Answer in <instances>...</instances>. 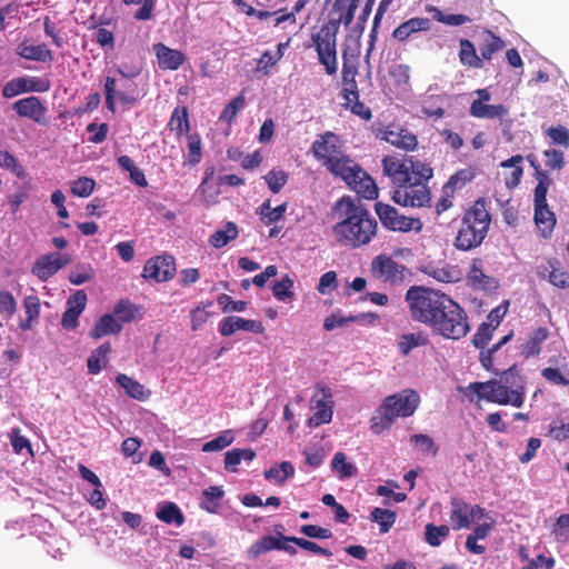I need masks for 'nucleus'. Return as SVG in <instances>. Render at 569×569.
<instances>
[{"label": "nucleus", "instance_id": "nucleus-1", "mask_svg": "<svg viewBox=\"0 0 569 569\" xmlns=\"http://www.w3.org/2000/svg\"><path fill=\"white\" fill-rule=\"evenodd\" d=\"M382 171L396 190L391 199L402 207L430 206L431 192L427 182L433 176L430 164L413 157L388 154L382 158Z\"/></svg>", "mask_w": 569, "mask_h": 569}, {"label": "nucleus", "instance_id": "nucleus-2", "mask_svg": "<svg viewBox=\"0 0 569 569\" xmlns=\"http://www.w3.org/2000/svg\"><path fill=\"white\" fill-rule=\"evenodd\" d=\"M335 209L340 220L333 226L332 232L340 246L358 249L370 243L376 237L377 220L360 201L342 197L337 201Z\"/></svg>", "mask_w": 569, "mask_h": 569}, {"label": "nucleus", "instance_id": "nucleus-3", "mask_svg": "<svg viewBox=\"0 0 569 569\" xmlns=\"http://www.w3.org/2000/svg\"><path fill=\"white\" fill-rule=\"evenodd\" d=\"M337 10L341 11V14L337 22H328L323 24L320 30L312 34V42L318 53L319 62L325 67L326 73L333 76L338 70L337 50H336V38L339 28V23H343L346 27L349 26L353 18L358 4L355 0L347 1L339 4L335 2Z\"/></svg>", "mask_w": 569, "mask_h": 569}, {"label": "nucleus", "instance_id": "nucleus-4", "mask_svg": "<svg viewBox=\"0 0 569 569\" xmlns=\"http://www.w3.org/2000/svg\"><path fill=\"white\" fill-rule=\"evenodd\" d=\"M420 403V396L412 389H405L386 397L370 419L373 433L380 435L388 430L398 418H407L415 413Z\"/></svg>", "mask_w": 569, "mask_h": 569}, {"label": "nucleus", "instance_id": "nucleus-5", "mask_svg": "<svg viewBox=\"0 0 569 569\" xmlns=\"http://www.w3.org/2000/svg\"><path fill=\"white\" fill-rule=\"evenodd\" d=\"M491 216L485 198L477 199L465 212L461 226L455 239V247L461 251L478 248L487 237Z\"/></svg>", "mask_w": 569, "mask_h": 569}, {"label": "nucleus", "instance_id": "nucleus-6", "mask_svg": "<svg viewBox=\"0 0 569 569\" xmlns=\"http://www.w3.org/2000/svg\"><path fill=\"white\" fill-rule=\"evenodd\" d=\"M311 152L332 176L350 174L353 160L343 151L341 139L335 132L320 134L312 142Z\"/></svg>", "mask_w": 569, "mask_h": 569}, {"label": "nucleus", "instance_id": "nucleus-7", "mask_svg": "<svg viewBox=\"0 0 569 569\" xmlns=\"http://www.w3.org/2000/svg\"><path fill=\"white\" fill-rule=\"evenodd\" d=\"M448 297L438 290L412 286L407 290L405 298L411 319L429 327Z\"/></svg>", "mask_w": 569, "mask_h": 569}, {"label": "nucleus", "instance_id": "nucleus-8", "mask_svg": "<svg viewBox=\"0 0 569 569\" xmlns=\"http://www.w3.org/2000/svg\"><path fill=\"white\" fill-rule=\"evenodd\" d=\"M429 328L433 333L451 340L466 337L471 329L466 310L450 297L438 311Z\"/></svg>", "mask_w": 569, "mask_h": 569}, {"label": "nucleus", "instance_id": "nucleus-9", "mask_svg": "<svg viewBox=\"0 0 569 569\" xmlns=\"http://www.w3.org/2000/svg\"><path fill=\"white\" fill-rule=\"evenodd\" d=\"M479 399L502 406L511 405L520 408L523 405L525 397L518 385L507 386L498 379L485 382H472L468 387Z\"/></svg>", "mask_w": 569, "mask_h": 569}, {"label": "nucleus", "instance_id": "nucleus-10", "mask_svg": "<svg viewBox=\"0 0 569 569\" xmlns=\"http://www.w3.org/2000/svg\"><path fill=\"white\" fill-rule=\"evenodd\" d=\"M370 271L373 278L393 287L402 286L411 280V271L387 254H379L371 261Z\"/></svg>", "mask_w": 569, "mask_h": 569}, {"label": "nucleus", "instance_id": "nucleus-11", "mask_svg": "<svg viewBox=\"0 0 569 569\" xmlns=\"http://www.w3.org/2000/svg\"><path fill=\"white\" fill-rule=\"evenodd\" d=\"M106 108L116 112V98L121 104L131 106L138 100V86L132 80H117L108 76L103 86Z\"/></svg>", "mask_w": 569, "mask_h": 569}, {"label": "nucleus", "instance_id": "nucleus-12", "mask_svg": "<svg viewBox=\"0 0 569 569\" xmlns=\"http://www.w3.org/2000/svg\"><path fill=\"white\" fill-rule=\"evenodd\" d=\"M375 209L382 226L391 231L420 232L423 228V223L419 218L401 214L395 207L390 204L377 202L375 204Z\"/></svg>", "mask_w": 569, "mask_h": 569}, {"label": "nucleus", "instance_id": "nucleus-13", "mask_svg": "<svg viewBox=\"0 0 569 569\" xmlns=\"http://www.w3.org/2000/svg\"><path fill=\"white\" fill-rule=\"evenodd\" d=\"M548 190L539 187L538 191H533V220L542 238H549L556 227L557 219L553 211L550 210L547 202Z\"/></svg>", "mask_w": 569, "mask_h": 569}, {"label": "nucleus", "instance_id": "nucleus-14", "mask_svg": "<svg viewBox=\"0 0 569 569\" xmlns=\"http://www.w3.org/2000/svg\"><path fill=\"white\" fill-rule=\"evenodd\" d=\"M341 178L360 197L373 200L378 198V187L375 180L355 162L350 166V174H342Z\"/></svg>", "mask_w": 569, "mask_h": 569}, {"label": "nucleus", "instance_id": "nucleus-15", "mask_svg": "<svg viewBox=\"0 0 569 569\" xmlns=\"http://www.w3.org/2000/svg\"><path fill=\"white\" fill-rule=\"evenodd\" d=\"M50 81L39 77H18L8 81L2 88V96L12 99L27 92H47L50 90Z\"/></svg>", "mask_w": 569, "mask_h": 569}, {"label": "nucleus", "instance_id": "nucleus-16", "mask_svg": "<svg viewBox=\"0 0 569 569\" xmlns=\"http://www.w3.org/2000/svg\"><path fill=\"white\" fill-rule=\"evenodd\" d=\"M376 137L405 151H413L418 146L417 136L409 129L396 123L378 130Z\"/></svg>", "mask_w": 569, "mask_h": 569}, {"label": "nucleus", "instance_id": "nucleus-17", "mask_svg": "<svg viewBox=\"0 0 569 569\" xmlns=\"http://www.w3.org/2000/svg\"><path fill=\"white\" fill-rule=\"evenodd\" d=\"M174 258L170 254L157 256L149 259L143 267V278L156 282H166L176 274Z\"/></svg>", "mask_w": 569, "mask_h": 569}, {"label": "nucleus", "instance_id": "nucleus-18", "mask_svg": "<svg viewBox=\"0 0 569 569\" xmlns=\"http://www.w3.org/2000/svg\"><path fill=\"white\" fill-rule=\"evenodd\" d=\"M71 262L69 254L51 252L39 257L31 269V272L41 281H48L60 269Z\"/></svg>", "mask_w": 569, "mask_h": 569}, {"label": "nucleus", "instance_id": "nucleus-19", "mask_svg": "<svg viewBox=\"0 0 569 569\" xmlns=\"http://www.w3.org/2000/svg\"><path fill=\"white\" fill-rule=\"evenodd\" d=\"M536 273L547 279L552 286L561 289L569 287V274L557 258H550L537 266Z\"/></svg>", "mask_w": 569, "mask_h": 569}, {"label": "nucleus", "instance_id": "nucleus-20", "mask_svg": "<svg viewBox=\"0 0 569 569\" xmlns=\"http://www.w3.org/2000/svg\"><path fill=\"white\" fill-rule=\"evenodd\" d=\"M87 295L83 290H77L66 302V310L62 313L61 326L66 330H74L79 326V317L87 306Z\"/></svg>", "mask_w": 569, "mask_h": 569}, {"label": "nucleus", "instance_id": "nucleus-21", "mask_svg": "<svg viewBox=\"0 0 569 569\" xmlns=\"http://www.w3.org/2000/svg\"><path fill=\"white\" fill-rule=\"evenodd\" d=\"M157 63L161 70H178L187 60L186 54L178 49H172L162 42L152 46Z\"/></svg>", "mask_w": 569, "mask_h": 569}, {"label": "nucleus", "instance_id": "nucleus-22", "mask_svg": "<svg viewBox=\"0 0 569 569\" xmlns=\"http://www.w3.org/2000/svg\"><path fill=\"white\" fill-rule=\"evenodd\" d=\"M239 330H246L253 333H263L264 326L258 320H247L237 316L224 318L219 325V332L223 337H229Z\"/></svg>", "mask_w": 569, "mask_h": 569}, {"label": "nucleus", "instance_id": "nucleus-23", "mask_svg": "<svg viewBox=\"0 0 569 569\" xmlns=\"http://www.w3.org/2000/svg\"><path fill=\"white\" fill-rule=\"evenodd\" d=\"M12 109L19 117L29 118L38 123L47 112V108L41 102V99L36 96H29L17 100L13 102Z\"/></svg>", "mask_w": 569, "mask_h": 569}, {"label": "nucleus", "instance_id": "nucleus-24", "mask_svg": "<svg viewBox=\"0 0 569 569\" xmlns=\"http://www.w3.org/2000/svg\"><path fill=\"white\" fill-rule=\"evenodd\" d=\"M466 281L468 287L473 290H489L497 287L496 280L483 272L480 258L472 260Z\"/></svg>", "mask_w": 569, "mask_h": 569}, {"label": "nucleus", "instance_id": "nucleus-25", "mask_svg": "<svg viewBox=\"0 0 569 569\" xmlns=\"http://www.w3.org/2000/svg\"><path fill=\"white\" fill-rule=\"evenodd\" d=\"M358 74V68L356 64L350 63L346 58L342 64L341 70V82H342V89H341V98L345 100L343 106L350 104V99H352L351 96L357 98V96L360 93L358 83L356 80V77Z\"/></svg>", "mask_w": 569, "mask_h": 569}, {"label": "nucleus", "instance_id": "nucleus-26", "mask_svg": "<svg viewBox=\"0 0 569 569\" xmlns=\"http://www.w3.org/2000/svg\"><path fill=\"white\" fill-rule=\"evenodd\" d=\"M431 22L428 18H411L400 23L392 32V37L399 42H405L411 34L420 31H429Z\"/></svg>", "mask_w": 569, "mask_h": 569}, {"label": "nucleus", "instance_id": "nucleus-27", "mask_svg": "<svg viewBox=\"0 0 569 569\" xmlns=\"http://www.w3.org/2000/svg\"><path fill=\"white\" fill-rule=\"evenodd\" d=\"M522 162L523 157L521 154H515L500 163L501 168L508 169V171L503 172V181L509 190L518 187L521 181L523 174Z\"/></svg>", "mask_w": 569, "mask_h": 569}, {"label": "nucleus", "instance_id": "nucleus-28", "mask_svg": "<svg viewBox=\"0 0 569 569\" xmlns=\"http://www.w3.org/2000/svg\"><path fill=\"white\" fill-rule=\"evenodd\" d=\"M290 537L291 536H284L282 533H279L278 536L266 535L250 546L248 549V556L249 558L256 559L262 553L271 550H281L283 541H287L284 538Z\"/></svg>", "mask_w": 569, "mask_h": 569}, {"label": "nucleus", "instance_id": "nucleus-29", "mask_svg": "<svg viewBox=\"0 0 569 569\" xmlns=\"http://www.w3.org/2000/svg\"><path fill=\"white\" fill-rule=\"evenodd\" d=\"M17 54L31 61L43 63L53 61L52 51L47 47L46 43L27 44L26 42H22L18 46Z\"/></svg>", "mask_w": 569, "mask_h": 569}, {"label": "nucleus", "instance_id": "nucleus-30", "mask_svg": "<svg viewBox=\"0 0 569 569\" xmlns=\"http://www.w3.org/2000/svg\"><path fill=\"white\" fill-rule=\"evenodd\" d=\"M116 382L124 390V393L138 401H146L149 399L151 392L144 388L142 383L129 377L126 373H119L116 377Z\"/></svg>", "mask_w": 569, "mask_h": 569}, {"label": "nucleus", "instance_id": "nucleus-31", "mask_svg": "<svg viewBox=\"0 0 569 569\" xmlns=\"http://www.w3.org/2000/svg\"><path fill=\"white\" fill-rule=\"evenodd\" d=\"M450 520L455 530L468 528L470 526V505L460 498H451Z\"/></svg>", "mask_w": 569, "mask_h": 569}, {"label": "nucleus", "instance_id": "nucleus-32", "mask_svg": "<svg viewBox=\"0 0 569 569\" xmlns=\"http://www.w3.org/2000/svg\"><path fill=\"white\" fill-rule=\"evenodd\" d=\"M509 110L503 104H481L480 101H472L470 114L479 119H502L508 117Z\"/></svg>", "mask_w": 569, "mask_h": 569}, {"label": "nucleus", "instance_id": "nucleus-33", "mask_svg": "<svg viewBox=\"0 0 569 569\" xmlns=\"http://www.w3.org/2000/svg\"><path fill=\"white\" fill-rule=\"evenodd\" d=\"M482 41L479 51L483 60H491L493 54L506 47V42L490 29H483L481 32Z\"/></svg>", "mask_w": 569, "mask_h": 569}, {"label": "nucleus", "instance_id": "nucleus-34", "mask_svg": "<svg viewBox=\"0 0 569 569\" xmlns=\"http://www.w3.org/2000/svg\"><path fill=\"white\" fill-rule=\"evenodd\" d=\"M122 330V326L110 313L101 316L90 330L92 339H99L108 335H118Z\"/></svg>", "mask_w": 569, "mask_h": 569}, {"label": "nucleus", "instance_id": "nucleus-35", "mask_svg": "<svg viewBox=\"0 0 569 569\" xmlns=\"http://www.w3.org/2000/svg\"><path fill=\"white\" fill-rule=\"evenodd\" d=\"M459 60L462 66L471 68V69H481L483 68V59L477 54L475 44L468 39L459 40Z\"/></svg>", "mask_w": 569, "mask_h": 569}, {"label": "nucleus", "instance_id": "nucleus-36", "mask_svg": "<svg viewBox=\"0 0 569 569\" xmlns=\"http://www.w3.org/2000/svg\"><path fill=\"white\" fill-rule=\"evenodd\" d=\"M549 330L546 327L537 328L521 346V355L528 359L541 351V345L548 339Z\"/></svg>", "mask_w": 569, "mask_h": 569}, {"label": "nucleus", "instance_id": "nucleus-37", "mask_svg": "<svg viewBox=\"0 0 569 569\" xmlns=\"http://www.w3.org/2000/svg\"><path fill=\"white\" fill-rule=\"evenodd\" d=\"M430 343L428 335L425 331L403 333L399 337L397 347L402 356H408L412 349L426 347Z\"/></svg>", "mask_w": 569, "mask_h": 569}, {"label": "nucleus", "instance_id": "nucleus-38", "mask_svg": "<svg viewBox=\"0 0 569 569\" xmlns=\"http://www.w3.org/2000/svg\"><path fill=\"white\" fill-rule=\"evenodd\" d=\"M429 277H432L439 282L455 283L461 280L462 272L457 266L445 264L442 267H429L426 270Z\"/></svg>", "mask_w": 569, "mask_h": 569}, {"label": "nucleus", "instance_id": "nucleus-39", "mask_svg": "<svg viewBox=\"0 0 569 569\" xmlns=\"http://www.w3.org/2000/svg\"><path fill=\"white\" fill-rule=\"evenodd\" d=\"M169 129L181 137L183 133L188 134L190 130L189 112L184 106L176 107L169 120Z\"/></svg>", "mask_w": 569, "mask_h": 569}, {"label": "nucleus", "instance_id": "nucleus-40", "mask_svg": "<svg viewBox=\"0 0 569 569\" xmlns=\"http://www.w3.org/2000/svg\"><path fill=\"white\" fill-rule=\"evenodd\" d=\"M256 458V452L252 449L236 448L229 450L224 455V469L230 472H236L238 465L242 460L252 461Z\"/></svg>", "mask_w": 569, "mask_h": 569}, {"label": "nucleus", "instance_id": "nucleus-41", "mask_svg": "<svg viewBox=\"0 0 569 569\" xmlns=\"http://www.w3.org/2000/svg\"><path fill=\"white\" fill-rule=\"evenodd\" d=\"M111 351L109 342H103L94 349L87 360L88 372L97 375L101 371L102 366L107 363V356Z\"/></svg>", "mask_w": 569, "mask_h": 569}, {"label": "nucleus", "instance_id": "nucleus-42", "mask_svg": "<svg viewBox=\"0 0 569 569\" xmlns=\"http://www.w3.org/2000/svg\"><path fill=\"white\" fill-rule=\"evenodd\" d=\"M238 237V227L234 222H227L224 229L214 231L210 238L209 243L217 249L227 246L231 240Z\"/></svg>", "mask_w": 569, "mask_h": 569}, {"label": "nucleus", "instance_id": "nucleus-43", "mask_svg": "<svg viewBox=\"0 0 569 569\" xmlns=\"http://www.w3.org/2000/svg\"><path fill=\"white\" fill-rule=\"evenodd\" d=\"M187 159L188 166L194 167L202 159V139L198 132L187 134Z\"/></svg>", "mask_w": 569, "mask_h": 569}, {"label": "nucleus", "instance_id": "nucleus-44", "mask_svg": "<svg viewBox=\"0 0 569 569\" xmlns=\"http://www.w3.org/2000/svg\"><path fill=\"white\" fill-rule=\"evenodd\" d=\"M223 497V491L220 487L211 486L206 489L202 493V500L200 502L201 509L214 513L220 507V500Z\"/></svg>", "mask_w": 569, "mask_h": 569}, {"label": "nucleus", "instance_id": "nucleus-45", "mask_svg": "<svg viewBox=\"0 0 569 569\" xmlns=\"http://www.w3.org/2000/svg\"><path fill=\"white\" fill-rule=\"evenodd\" d=\"M295 475V468L291 462L282 461L268 470H264L263 476L268 480H276L277 483L282 485L286 480Z\"/></svg>", "mask_w": 569, "mask_h": 569}, {"label": "nucleus", "instance_id": "nucleus-46", "mask_svg": "<svg viewBox=\"0 0 569 569\" xmlns=\"http://www.w3.org/2000/svg\"><path fill=\"white\" fill-rule=\"evenodd\" d=\"M370 520L377 522L380 526V532L387 533L393 526L397 515L395 511L382 508H373L370 513Z\"/></svg>", "mask_w": 569, "mask_h": 569}, {"label": "nucleus", "instance_id": "nucleus-47", "mask_svg": "<svg viewBox=\"0 0 569 569\" xmlns=\"http://www.w3.org/2000/svg\"><path fill=\"white\" fill-rule=\"evenodd\" d=\"M427 11L433 14V19L438 22L448 24V26H461L463 23L470 22L471 19L462 13H451L445 14L439 8L435 6H427Z\"/></svg>", "mask_w": 569, "mask_h": 569}, {"label": "nucleus", "instance_id": "nucleus-48", "mask_svg": "<svg viewBox=\"0 0 569 569\" xmlns=\"http://www.w3.org/2000/svg\"><path fill=\"white\" fill-rule=\"evenodd\" d=\"M157 517H158V519H160L161 521H163L168 525L176 523L177 526H181L184 521V517H183L181 510L173 502H169V503L164 505L163 507H161L157 511Z\"/></svg>", "mask_w": 569, "mask_h": 569}, {"label": "nucleus", "instance_id": "nucleus-49", "mask_svg": "<svg viewBox=\"0 0 569 569\" xmlns=\"http://www.w3.org/2000/svg\"><path fill=\"white\" fill-rule=\"evenodd\" d=\"M332 469L338 473L340 479H348L357 473V468L347 461L343 452H337L331 461Z\"/></svg>", "mask_w": 569, "mask_h": 569}, {"label": "nucleus", "instance_id": "nucleus-50", "mask_svg": "<svg viewBox=\"0 0 569 569\" xmlns=\"http://www.w3.org/2000/svg\"><path fill=\"white\" fill-rule=\"evenodd\" d=\"M450 529L447 525L435 526L433 523L426 525L425 539L431 547L441 545V540L449 536Z\"/></svg>", "mask_w": 569, "mask_h": 569}, {"label": "nucleus", "instance_id": "nucleus-51", "mask_svg": "<svg viewBox=\"0 0 569 569\" xmlns=\"http://www.w3.org/2000/svg\"><path fill=\"white\" fill-rule=\"evenodd\" d=\"M234 440V436L232 430H224L219 433L216 438L210 441H207L202 446L203 452H213L220 451L230 446Z\"/></svg>", "mask_w": 569, "mask_h": 569}, {"label": "nucleus", "instance_id": "nucleus-52", "mask_svg": "<svg viewBox=\"0 0 569 569\" xmlns=\"http://www.w3.org/2000/svg\"><path fill=\"white\" fill-rule=\"evenodd\" d=\"M551 535L557 542L569 543V513H563L556 519Z\"/></svg>", "mask_w": 569, "mask_h": 569}, {"label": "nucleus", "instance_id": "nucleus-53", "mask_svg": "<svg viewBox=\"0 0 569 569\" xmlns=\"http://www.w3.org/2000/svg\"><path fill=\"white\" fill-rule=\"evenodd\" d=\"M332 413L333 411L330 401L318 400L316 406V412L310 418V422L316 427L323 423H328L332 419Z\"/></svg>", "mask_w": 569, "mask_h": 569}, {"label": "nucleus", "instance_id": "nucleus-54", "mask_svg": "<svg viewBox=\"0 0 569 569\" xmlns=\"http://www.w3.org/2000/svg\"><path fill=\"white\" fill-rule=\"evenodd\" d=\"M527 160L535 170L533 176L537 179L538 183L535 188V191H538L539 187H542V190H549V187L552 183V179L549 177L548 172L541 169L540 163L538 162L535 154H528Z\"/></svg>", "mask_w": 569, "mask_h": 569}, {"label": "nucleus", "instance_id": "nucleus-55", "mask_svg": "<svg viewBox=\"0 0 569 569\" xmlns=\"http://www.w3.org/2000/svg\"><path fill=\"white\" fill-rule=\"evenodd\" d=\"M96 188V181L89 177H79L71 182V193L76 197L87 198Z\"/></svg>", "mask_w": 569, "mask_h": 569}, {"label": "nucleus", "instance_id": "nucleus-56", "mask_svg": "<svg viewBox=\"0 0 569 569\" xmlns=\"http://www.w3.org/2000/svg\"><path fill=\"white\" fill-rule=\"evenodd\" d=\"M244 103L246 101L242 94L234 97L222 110L220 120L231 124L237 118L239 111L243 109Z\"/></svg>", "mask_w": 569, "mask_h": 569}, {"label": "nucleus", "instance_id": "nucleus-57", "mask_svg": "<svg viewBox=\"0 0 569 569\" xmlns=\"http://www.w3.org/2000/svg\"><path fill=\"white\" fill-rule=\"evenodd\" d=\"M495 373L499 375L500 378L498 380L503 382V385L512 386V382L518 385L522 390V397H525L526 382L516 365L511 366L507 370H503L502 372L496 371Z\"/></svg>", "mask_w": 569, "mask_h": 569}, {"label": "nucleus", "instance_id": "nucleus-58", "mask_svg": "<svg viewBox=\"0 0 569 569\" xmlns=\"http://www.w3.org/2000/svg\"><path fill=\"white\" fill-rule=\"evenodd\" d=\"M293 287V280L286 274L280 281H277L272 286V295L279 301H286L293 297L291 288Z\"/></svg>", "mask_w": 569, "mask_h": 569}, {"label": "nucleus", "instance_id": "nucleus-59", "mask_svg": "<svg viewBox=\"0 0 569 569\" xmlns=\"http://www.w3.org/2000/svg\"><path fill=\"white\" fill-rule=\"evenodd\" d=\"M264 181L272 193H278L288 181V173L283 170H271L264 177Z\"/></svg>", "mask_w": 569, "mask_h": 569}, {"label": "nucleus", "instance_id": "nucleus-60", "mask_svg": "<svg viewBox=\"0 0 569 569\" xmlns=\"http://www.w3.org/2000/svg\"><path fill=\"white\" fill-rule=\"evenodd\" d=\"M284 539L287 541H290V543H293L303 550H307V551H310V552H313L317 555H321L327 558H330L332 556V552L329 549L322 548L318 543H316L311 540H308L305 538H298V537H293V536L290 538H284Z\"/></svg>", "mask_w": 569, "mask_h": 569}, {"label": "nucleus", "instance_id": "nucleus-61", "mask_svg": "<svg viewBox=\"0 0 569 569\" xmlns=\"http://www.w3.org/2000/svg\"><path fill=\"white\" fill-rule=\"evenodd\" d=\"M0 168L11 170L18 178L26 176V170L17 158L9 151L0 150Z\"/></svg>", "mask_w": 569, "mask_h": 569}, {"label": "nucleus", "instance_id": "nucleus-62", "mask_svg": "<svg viewBox=\"0 0 569 569\" xmlns=\"http://www.w3.org/2000/svg\"><path fill=\"white\" fill-rule=\"evenodd\" d=\"M496 328L491 323L482 322L472 337V343L476 348L483 349L492 338Z\"/></svg>", "mask_w": 569, "mask_h": 569}, {"label": "nucleus", "instance_id": "nucleus-63", "mask_svg": "<svg viewBox=\"0 0 569 569\" xmlns=\"http://www.w3.org/2000/svg\"><path fill=\"white\" fill-rule=\"evenodd\" d=\"M411 442L419 447L420 451L425 455L436 457L438 453V447L436 446L433 439L428 435H413L411 437Z\"/></svg>", "mask_w": 569, "mask_h": 569}, {"label": "nucleus", "instance_id": "nucleus-64", "mask_svg": "<svg viewBox=\"0 0 569 569\" xmlns=\"http://www.w3.org/2000/svg\"><path fill=\"white\" fill-rule=\"evenodd\" d=\"M547 136L552 140L553 144L569 147V130L559 124L557 127H549L546 131Z\"/></svg>", "mask_w": 569, "mask_h": 569}]
</instances>
